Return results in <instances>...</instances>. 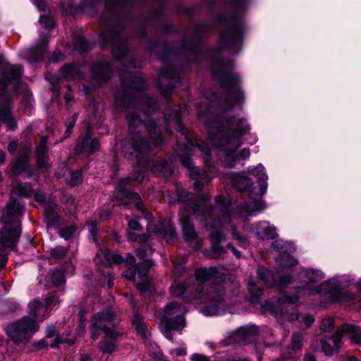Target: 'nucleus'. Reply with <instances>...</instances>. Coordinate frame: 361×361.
<instances>
[{"label": "nucleus", "mask_w": 361, "mask_h": 361, "mask_svg": "<svg viewBox=\"0 0 361 361\" xmlns=\"http://www.w3.org/2000/svg\"><path fill=\"white\" fill-rule=\"evenodd\" d=\"M17 308L18 305L11 301H0V314L1 315L13 312Z\"/></svg>", "instance_id": "37"}, {"label": "nucleus", "mask_w": 361, "mask_h": 361, "mask_svg": "<svg viewBox=\"0 0 361 361\" xmlns=\"http://www.w3.org/2000/svg\"><path fill=\"white\" fill-rule=\"evenodd\" d=\"M38 330L39 325L28 317H24L6 328L8 336L16 343L28 342Z\"/></svg>", "instance_id": "6"}, {"label": "nucleus", "mask_w": 361, "mask_h": 361, "mask_svg": "<svg viewBox=\"0 0 361 361\" xmlns=\"http://www.w3.org/2000/svg\"><path fill=\"white\" fill-rule=\"evenodd\" d=\"M217 274L216 268H200L196 270L195 277L198 281L206 282L214 278Z\"/></svg>", "instance_id": "24"}, {"label": "nucleus", "mask_w": 361, "mask_h": 361, "mask_svg": "<svg viewBox=\"0 0 361 361\" xmlns=\"http://www.w3.org/2000/svg\"><path fill=\"white\" fill-rule=\"evenodd\" d=\"M23 68L21 66H7L0 80L1 85L5 88L7 83L12 80H18L21 77Z\"/></svg>", "instance_id": "17"}, {"label": "nucleus", "mask_w": 361, "mask_h": 361, "mask_svg": "<svg viewBox=\"0 0 361 361\" xmlns=\"http://www.w3.org/2000/svg\"><path fill=\"white\" fill-rule=\"evenodd\" d=\"M194 213L198 216L202 215L207 226L209 225V228L214 229L210 235L212 257L219 258L224 252V249L219 245L223 240V235L218 228L230 223L231 217L228 208L218 203L214 207L202 212V214L197 208H195Z\"/></svg>", "instance_id": "2"}, {"label": "nucleus", "mask_w": 361, "mask_h": 361, "mask_svg": "<svg viewBox=\"0 0 361 361\" xmlns=\"http://www.w3.org/2000/svg\"><path fill=\"white\" fill-rule=\"evenodd\" d=\"M123 276L129 281H135L136 271L134 268H129L123 271Z\"/></svg>", "instance_id": "53"}, {"label": "nucleus", "mask_w": 361, "mask_h": 361, "mask_svg": "<svg viewBox=\"0 0 361 361\" xmlns=\"http://www.w3.org/2000/svg\"><path fill=\"white\" fill-rule=\"evenodd\" d=\"M116 338H111L108 336L105 337L100 343L99 346V350L104 354H111L116 350Z\"/></svg>", "instance_id": "29"}, {"label": "nucleus", "mask_w": 361, "mask_h": 361, "mask_svg": "<svg viewBox=\"0 0 361 361\" xmlns=\"http://www.w3.org/2000/svg\"><path fill=\"white\" fill-rule=\"evenodd\" d=\"M348 326L350 329L347 331H344L343 334L345 333H353V335L351 336L350 339L356 343L361 344V333H358L355 326Z\"/></svg>", "instance_id": "47"}, {"label": "nucleus", "mask_w": 361, "mask_h": 361, "mask_svg": "<svg viewBox=\"0 0 361 361\" xmlns=\"http://www.w3.org/2000/svg\"><path fill=\"white\" fill-rule=\"evenodd\" d=\"M319 275L312 270L307 271L302 274V277H305L308 279V281H303L305 284L298 290V293L301 295H310L317 292V289L313 288L311 283L316 282L317 281Z\"/></svg>", "instance_id": "18"}, {"label": "nucleus", "mask_w": 361, "mask_h": 361, "mask_svg": "<svg viewBox=\"0 0 361 361\" xmlns=\"http://www.w3.org/2000/svg\"><path fill=\"white\" fill-rule=\"evenodd\" d=\"M146 114H150L156 110L157 104L154 99L143 97L140 99L138 104H136V108H147Z\"/></svg>", "instance_id": "32"}, {"label": "nucleus", "mask_w": 361, "mask_h": 361, "mask_svg": "<svg viewBox=\"0 0 361 361\" xmlns=\"http://www.w3.org/2000/svg\"><path fill=\"white\" fill-rule=\"evenodd\" d=\"M186 291V287L183 283H175L171 287V293L175 297H181Z\"/></svg>", "instance_id": "40"}, {"label": "nucleus", "mask_w": 361, "mask_h": 361, "mask_svg": "<svg viewBox=\"0 0 361 361\" xmlns=\"http://www.w3.org/2000/svg\"><path fill=\"white\" fill-rule=\"evenodd\" d=\"M112 51L115 59L121 60L126 56V48L123 44H116L114 45Z\"/></svg>", "instance_id": "41"}, {"label": "nucleus", "mask_w": 361, "mask_h": 361, "mask_svg": "<svg viewBox=\"0 0 361 361\" xmlns=\"http://www.w3.org/2000/svg\"><path fill=\"white\" fill-rule=\"evenodd\" d=\"M153 262L152 260L145 261L142 263H139L137 267L138 278L140 281L137 283V288L142 292L147 291L149 287V282L147 279V274L150 267H152Z\"/></svg>", "instance_id": "14"}, {"label": "nucleus", "mask_w": 361, "mask_h": 361, "mask_svg": "<svg viewBox=\"0 0 361 361\" xmlns=\"http://www.w3.org/2000/svg\"><path fill=\"white\" fill-rule=\"evenodd\" d=\"M37 166L38 169H47L49 165V157L47 152V137H42L35 150Z\"/></svg>", "instance_id": "16"}, {"label": "nucleus", "mask_w": 361, "mask_h": 361, "mask_svg": "<svg viewBox=\"0 0 361 361\" xmlns=\"http://www.w3.org/2000/svg\"><path fill=\"white\" fill-rule=\"evenodd\" d=\"M11 209L12 207L10 205L7 214L1 217L3 228L0 231V250L7 248L13 249L20 235V224L16 221H13V224H8L7 220H9V218L11 216Z\"/></svg>", "instance_id": "7"}, {"label": "nucleus", "mask_w": 361, "mask_h": 361, "mask_svg": "<svg viewBox=\"0 0 361 361\" xmlns=\"http://www.w3.org/2000/svg\"><path fill=\"white\" fill-rule=\"evenodd\" d=\"M11 171L14 174H18L27 171L29 176H31L32 171L28 170L27 157L25 154L20 155L12 164Z\"/></svg>", "instance_id": "22"}, {"label": "nucleus", "mask_w": 361, "mask_h": 361, "mask_svg": "<svg viewBox=\"0 0 361 361\" xmlns=\"http://www.w3.org/2000/svg\"><path fill=\"white\" fill-rule=\"evenodd\" d=\"M183 237L185 240L189 241L195 239L197 237V233L195 231L193 226L190 223L189 220L185 219H181Z\"/></svg>", "instance_id": "27"}, {"label": "nucleus", "mask_w": 361, "mask_h": 361, "mask_svg": "<svg viewBox=\"0 0 361 361\" xmlns=\"http://www.w3.org/2000/svg\"><path fill=\"white\" fill-rule=\"evenodd\" d=\"M110 214L111 212L109 210H102L99 212V218L101 221H105L109 218Z\"/></svg>", "instance_id": "63"}, {"label": "nucleus", "mask_w": 361, "mask_h": 361, "mask_svg": "<svg viewBox=\"0 0 361 361\" xmlns=\"http://www.w3.org/2000/svg\"><path fill=\"white\" fill-rule=\"evenodd\" d=\"M233 232V236L235 239H236L238 241L242 243V245H246V240L245 238L242 236H240L235 231V228L233 226H230Z\"/></svg>", "instance_id": "59"}, {"label": "nucleus", "mask_w": 361, "mask_h": 361, "mask_svg": "<svg viewBox=\"0 0 361 361\" xmlns=\"http://www.w3.org/2000/svg\"><path fill=\"white\" fill-rule=\"evenodd\" d=\"M180 161L183 165L190 170V175L195 179V189L198 191L201 190L204 183L209 181L210 178H208L205 172H202L198 168L195 167L189 158L183 157H180Z\"/></svg>", "instance_id": "13"}, {"label": "nucleus", "mask_w": 361, "mask_h": 361, "mask_svg": "<svg viewBox=\"0 0 361 361\" xmlns=\"http://www.w3.org/2000/svg\"><path fill=\"white\" fill-rule=\"evenodd\" d=\"M76 228L73 225L66 226L59 229V235L61 238L68 240L74 235Z\"/></svg>", "instance_id": "39"}, {"label": "nucleus", "mask_w": 361, "mask_h": 361, "mask_svg": "<svg viewBox=\"0 0 361 361\" xmlns=\"http://www.w3.org/2000/svg\"><path fill=\"white\" fill-rule=\"evenodd\" d=\"M61 73L66 79H77L80 77V71L74 65L68 64L61 68Z\"/></svg>", "instance_id": "28"}, {"label": "nucleus", "mask_w": 361, "mask_h": 361, "mask_svg": "<svg viewBox=\"0 0 361 361\" xmlns=\"http://www.w3.org/2000/svg\"><path fill=\"white\" fill-rule=\"evenodd\" d=\"M145 87V82L144 79L140 76H133L132 81L129 85V87L137 90H141Z\"/></svg>", "instance_id": "42"}, {"label": "nucleus", "mask_w": 361, "mask_h": 361, "mask_svg": "<svg viewBox=\"0 0 361 361\" xmlns=\"http://www.w3.org/2000/svg\"><path fill=\"white\" fill-rule=\"evenodd\" d=\"M39 23L42 27L48 29L52 28L54 25L53 19L47 16H42L39 19Z\"/></svg>", "instance_id": "51"}, {"label": "nucleus", "mask_w": 361, "mask_h": 361, "mask_svg": "<svg viewBox=\"0 0 361 361\" xmlns=\"http://www.w3.org/2000/svg\"><path fill=\"white\" fill-rule=\"evenodd\" d=\"M0 122L7 125L8 129L14 130L16 127V122L11 116L8 109H2L0 111Z\"/></svg>", "instance_id": "30"}, {"label": "nucleus", "mask_w": 361, "mask_h": 361, "mask_svg": "<svg viewBox=\"0 0 361 361\" xmlns=\"http://www.w3.org/2000/svg\"><path fill=\"white\" fill-rule=\"evenodd\" d=\"M349 329L348 325L342 326L332 337L321 340L322 349L326 355L331 356L339 349L343 332Z\"/></svg>", "instance_id": "11"}, {"label": "nucleus", "mask_w": 361, "mask_h": 361, "mask_svg": "<svg viewBox=\"0 0 361 361\" xmlns=\"http://www.w3.org/2000/svg\"><path fill=\"white\" fill-rule=\"evenodd\" d=\"M334 326L333 319L327 318L322 320L321 328L324 331H331Z\"/></svg>", "instance_id": "50"}, {"label": "nucleus", "mask_w": 361, "mask_h": 361, "mask_svg": "<svg viewBox=\"0 0 361 361\" xmlns=\"http://www.w3.org/2000/svg\"><path fill=\"white\" fill-rule=\"evenodd\" d=\"M128 130L131 138V148L137 152H147L158 147L161 142V130L154 121L145 124L135 113L129 110L127 114Z\"/></svg>", "instance_id": "1"}, {"label": "nucleus", "mask_w": 361, "mask_h": 361, "mask_svg": "<svg viewBox=\"0 0 361 361\" xmlns=\"http://www.w3.org/2000/svg\"><path fill=\"white\" fill-rule=\"evenodd\" d=\"M126 237L129 241L137 242L138 240V235L132 231H127Z\"/></svg>", "instance_id": "61"}, {"label": "nucleus", "mask_w": 361, "mask_h": 361, "mask_svg": "<svg viewBox=\"0 0 361 361\" xmlns=\"http://www.w3.org/2000/svg\"><path fill=\"white\" fill-rule=\"evenodd\" d=\"M44 213L48 224L51 225L59 220V215L58 214V212L56 211V207L55 206H47L45 208Z\"/></svg>", "instance_id": "33"}, {"label": "nucleus", "mask_w": 361, "mask_h": 361, "mask_svg": "<svg viewBox=\"0 0 361 361\" xmlns=\"http://www.w3.org/2000/svg\"><path fill=\"white\" fill-rule=\"evenodd\" d=\"M111 259H112L113 262H114V263L121 264L124 261L123 257L120 255L113 254V255H111Z\"/></svg>", "instance_id": "64"}, {"label": "nucleus", "mask_w": 361, "mask_h": 361, "mask_svg": "<svg viewBox=\"0 0 361 361\" xmlns=\"http://www.w3.org/2000/svg\"><path fill=\"white\" fill-rule=\"evenodd\" d=\"M92 73L95 79L105 82L110 78L111 68L108 63H97L92 67Z\"/></svg>", "instance_id": "20"}, {"label": "nucleus", "mask_w": 361, "mask_h": 361, "mask_svg": "<svg viewBox=\"0 0 361 361\" xmlns=\"http://www.w3.org/2000/svg\"><path fill=\"white\" fill-rule=\"evenodd\" d=\"M263 171V166L259 165V166L255 169L249 170V173L252 176L259 177V179L264 180V177L265 176V175L264 174Z\"/></svg>", "instance_id": "52"}, {"label": "nucleus", "mask_w": 361, "mask_h": 361, "mask_svg": "<svg viewBox=\"0 0 361 361\" xmlns=\"http://www.w3.org/2000/svg\"><path fill=\"white\" fill-rule=\"evenodd\" d=\"M256 235L262 240H271L275 238L278 234L274 226L268 221H262L257 224Z\"/></svg>", "instance_id": "19"}, {"label": "nucleus", "mask_w": 361, "mask_h": 361, "mask_svg": "<svg viewBox=\"0 0 361 361\" xmlns=\"http://www.w3.org/2000/svg\"><path fill=\"white\" fill-rule=\"evenodd\" d=\"M221 42L225 47H232L241 44L242 31L238 27H233L221 35Z\"/></svg>", "instance_id": "15"}, {"label": "nucleus", "mask_w": 361, "mask_h": 361, "mask_svg": "<svg viewBox=\"0 0 361 361\" xmlns=\"http://www.w3.org/2000/svg\"><path fill=\"white\" fill-rule=\"evenodd\" d=\"M188 310L176 302L167 305L161 319V331L169 341H173L171 329L181 331L185 326V314Z\"/></svg>", "instance_id": "3"}, {"label": "nucleus", "mask_w": 361, "mask_h": 361, "mask_svg": "<svg viewBox=\"0 0 361 361\" xmlns=\"http://www.w3.org/2000/svg\"><path fill=\"white\" fill-rule=\"evenodd\" d=\"M133 324L135 326L137 331L139 333H143L146 327L145 323L143 320L137 315H134Z\"/></svg>", "instance_id": "48"}, {"label": "nucleus", "mask_w": 361, "mask_h": 361, "mask_svg": "<svg viewBox=\"0 0 361 361\" xmlns=\"http://www.w3.org/2000/svg\"><path fill=\"white\" fill-rule=\"evenodd\" d=\"M232 184L238 190H243L250 186V180L246 177L238 176L233 179Z\"/></svg>", "instance_id": "35"}, {"label": "nucleus", "mask_w": 361, "mask_h": 361, "mask_svg": "<svg viewBox=\"0 0 361 361\" xmlns=\"http://www.w3.org/2000/svg\"><path fill=\"white\" fill-rule=\"evenodd\" d=\"M314 322V318L312 315L306 314L302 317V323L306 328H309Z\"/></svg>", "instance_id": "55"}, {"label": "nucleus", "mask_w": 361, "mask_h": 361, "mask_svg": "<svg viewBox=\"0 0 361 361\" xmlns=\"http://www.w3.org/2000/svg\"><path fill=\"white\" fill-rule=\"evenodd\" d=\"M48 303L34 300L28 305V317L37 324L48 317Z\"/></svg>", "instance_id": "12"}, {"label": "nucleus", "mask_w": 361, "mask_h": 361, "mask_svg": "<svg viewBox=\"0 0 361 361\" xmlns=\"http://www.w3.org/2000/svg\"><path fill=\"white\" fill-rule=\"evenodd\" d=\"M257 335V329L255 327H243L236 332V339L238 341L245 343L250 342Z\"/></svg>", "instance_id": "23"}, {"label": "nucleus", "mask_w": 361, "mask_h": 361, "mask_svg": "<svg viewBox=\"0 0 361 361\" xmlns=\"http://www.w3.org/2000/svg\"><path fill=\"white\" fill-rule=\"evenodd\" d=\"M212 71L219 77L221 84L231 90L233 100V103L241 102L244 97L239 87V77L231 73H226L221 64L214 65L212 66Z\"/></svg>", "instance_id": "8"}, {"label": "nucleus", "mask_w": 361, "mask_h": 361, "mask_svg": "<svg viewBox=\"0 0 361 361\" xmlns=\"http://www.w3.org/2000/svg\"><path fill=\"white\" fill-rule=\"evenodd\" d=\"M257 274L259 278L265 285L268 286H271L272 285L273 276L269 270L264 267H259Z\"/></svg>", "instance_id": "34"}, {"label": "nucleus", "mask_w": 361, "mask_h": 361, "mask_svg": "<svg viewBox=\"0 0 361 361\" xmlns=\"http://www.w3.org/2000/svg\"><path fill=\"white\" fill-rule=\"evenodd\" d=\"M31 186L29 184L18 183L11 190L13 195L27 197L31 195Z\"/></svg>", "instance_id": "31"}, {"label": "nucleus", "mask_w": 361, "mask_h": 361, "mask_svg": "<svg viewBox=\"0 0 361 361\" xmlns=\"http://www.w3.org/2000/svg\"><path fill=\"white\" fill-rule=\"evenodd\" d=\"M137 180L136 177H129L121 179L116 188V192L114 200L117 205H127L130 202L126 201V199L132 200L135 202V207L140 211H144L145 207L140 200V196L137 193L130 191L126 188L129 180Z\"/></svg>", "instance_id": "9"}, {"label": "nucleus", "mask_w": 361, "mask_h": 361, "mask_svg": "<svg viewBox=\"0 0 361 361\" xmlns=\"http://www.w3.org/2000/svg\"><path fill=\"white\" fill-rule=\"evenodd\" d=\"M128 227L133 231H142V227L139 224L137 219H132L128 221Z\"/></svg>", "instance_id": "56"}, {"label": "nucleus", "mask_w": 361, "mask_h": 361, "mask_svg": "<svg viewBox=\"0 0 361 361\" xmlns=\"http://www.w3.org/2000/svg\"><path fill=\"white\" fill-rule=\"evenodd\" d=\"M207 296L215 302H221L224 299V291L220 285H212L207 288Z\"/></svg>", "instance_id": "25"}, {"label": "nucleus", "mask_w": 361, "mask_h": 361, "mask_svg": "<svg viewBox=\"0 0 361 361\" xmlns=\"http://www.w3.org/2000/svg\"><path fill=\"white\" fill-rule=\"evenodd\" d=\"M10 205L12 207V209H11L12 214L11 215V216L9 218V220L7 219L8 221V224H13V221H16L20 224V217L23 214V206L19 201H18L13 198H11V200L9 201V202L7 204L6 211L3 214V216H6L7 214L8 210V207Z\"/></svg>", "instance_id": "21"}, {"label": "nucleus", "mask_w": 361, "mask_h": 361, "mask_svg": "<svg viewBox=\"0 0 361 361\" xmlns=\"http://www.w3.org/2000/svg\"><path fill=\"white\" fill-rule=\"evenodd\" d=\"M164 116L167 121L174 122V123L178 126V130L182 133V134H184V128L180 123L176 110H173L172 114L169 113L168 110H166L164 111Z\"/></svg>", "instance_id": "36"}, {"label": "nucleus", "mask_w": 361, "mask_h": 361, "mask_svg": "<svg viewBox=\"0 0 361 361\" xmlns=\"http://www.w3.org/2000/svg\"><path fill=\"white\" fill-rule=\"evenodd\" d=\"M248 289L252 298L256 300L262 295V290L258 288L257 284L252 280L248 281Z\"/></svg>", "instance_id": "43"}, {"label": "nucleus", "mask_w": 361, "mask_h": 361, "mask_svg": "<svg viewBox=\"0 0 361 361\" xmlns=\"http://www.w3.org/2000/svg\"><path fill=\"white\" fill-rule=\"evenodd\" d=\"M51 281L55 286H59L65 281V276L62 271H54L51 276Z\"/></svg>", "instance_id": "45"}, {"label": "nucleus", "mask_w": 361, "mask_h": 361, "mask_svg": "<svg viewBox=\"0 0 361 361\" xmlns=\"http://www.w3.org/2000/svg\"><path fill=\"white\" fill-rule=\"evenodd\" d=\"M304 336L301 333H295L292 335L290 348L293 350H299L303 345Z\"/></svg>", "instance_id": "38"}, {"label": "nucleus", "mask_w": 361, "mask_h": 361, "mask_svg": "<svg viewBox=\"0 0 361 361\" xmlns=\"http://www.w3.org/2000/svg\"><path fill=\"white\" fill-rule=\"evenodd\" d=\"M99 142L97 139H92V132L88 126L85 134L79 138L78 142L75 148L77 154H82L88 157L95 152L99 148Z\"/></svg>", "instance_id": "10"}, {"label": "nucleus", "mask_w": 361, "mask_h": 361, "mask_svg": "<svg viewBox=\"0 0 361 361\" xmlns=\"http://www.w3.org/2000/svg\"><path fill=\"white\" fill-rule=\"evenodd\" d=\"M66 254L67 249L63 247H57L51 250V255L55 259H62Z\"/></svg>", "instance_id": "46"}, {"label": "nucleus", "mask_w": 361, "mask_h": 361, "mask_svg": "<svg viewBox=\"0 0 361 361\" xmlns=\"http://www.w3.org/2000/svg\"><path fill=\"white\" fill-rule=\"evenodd\" d=\"M56 335V331L54 326H49L47 329V336L52 338Z\"/></svg>", "instance_id": "62"}, {"label": "nucleus", "mask_w": 361, "mask_h": 361, "mask_svg": "<svg viewBox=\"0 0 361 361\" xmlns=\"http://www.w3.org/2000/svg\"><path fill=\"white\" fill-rule=\"evenodd\" d=\"M249 129L250 126L244 118H234L229 121V132L221 141V147L227 152V158L241 145L240 136L246 134Z\"/></svg>", "instance_id": "5"}, {"label": "nucleus", "mask_w": 361, "mask_h": 361, "mask_svg": "<svg viewBox=\"0 0 361 361\" xmlns=\"http://www.w3.org/2000/svg\"><path fill=\"white\" fill-rule=\"evenodd\" d=\"M209 110L208 104L207 102L198 103L196 105L197 115L198 117H204L206 116Z\"/></svg>", "instance_id": "49"}, {"label": "nucleus", "mask_w": 361, "mask_h": 361, "mask_svg": "<svg viewBox=\"0 0 361 361\" xmlns=\"http://www.w3.org/2000/svg\"><path fill=\"white\" fill-rule=\"evenodd\" d=\"M40 43L31 50V54L35 55L37 54V56L33 58L34 61H37L43 57L45 51L44 46L48 43V37L46 35H41L39 37Z\"/></svg>", "instance_id": "26"}, {"label": "nucleus", "mask_w": 361, "mask_h": 361, "mask_svg": "<svg viewBox=\"0 0 361 361\" xmlns=\"http://www.w3.org/2000/svg\"><path fill=\"white\" fill-rule=\"evenodd\" d=\"M76 119H77V115L75 114V115L73 116L72 121L70 122V123L67 126L66 131V137H69L70 136V135H71V133L72 132V128L74 127V126L75 124Z\"/></svg>", "instance_id": "58"}, {"label": "nucleus", "mask_w": 361, "mask_h": 361, "mask_svg": "<svg viewBox=\"0 0 361 361\" xmlns=\"http://www.w3.org/2000/svg\"><path fill=\"white\" fill-rule=\"evenodd\" d=\"M90 322L91 338L94 340L99 338L102 331L111 338L119 336V333L115 329L119 323V319L111 310L102 311L94 314Z\"/></svg>", "instance_id": "4"}, {"label": "nucleus", "mask_w": 361, "mask_h": 361, "mask_svg": "<svg viewBox=\"0 0 361 361\" xmlns=\"http://www.w3.org/2000/svg\"><path fill=\"white\" fill-rule=\"evenodd\" d=\"M69 176L70 178H68V183L71 186L78 185L82 180L81 172L78 171H70Z\"/></svg>", "instance_id": "44"}, {"label": "nucleus", "mask_w": 361, "mask_h": 361, "mask_svg": "<svg viewBox=\"0 0 361 361\" xmlns=\"http://www.w3.org/2000/svg\"><path fill=\"white\" fill-rule=\"evenodd\" d=\"M151 250L152 249L149 246L144 245L136 251V255L140 259H145L147 252Z\"/></svg>", "instance_id": "54"}, {"label": "nucleus", "mask_w": 361, "mask_h": 361, "mask_svg": "<svg viewBox=\"0 0 361 361\" xmlns=\"http://www.w3.org/2000/svg\"><path fill=\"white\" fill-rule=\"evenodd\" d=\"M331 296L332 299H334L336 301L341 302L345 300V298L347 297V294L342 293L341 291H338L336 293H332L331 294Z\"/></svg>", "instance_id": "57"}, {"label": "nucleus", "mask_w": 361, "mask_h": 361, "mask_svg": "<svg viewBox=\"0 0 361 361\" xmlns=\"http://www.w3.org/2000/svg\"><path fill=\"white\" fill-rule=\"evenodd\" d=\"M191 360L192 361H209V358L202 354H194L192 355Z\"/></svg>", "instance_id": "60"}]
</instances>
